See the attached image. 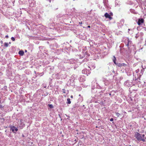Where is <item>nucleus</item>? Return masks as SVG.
I'll return each instance as SVG.
<instances>
[{"label":"nucleus","mask_w":146,"mask_h":146,"mask_svg":"<svg viewBox=\"0 0 146 146\" xmlns=\"http://www.w3.org/2000/svg\"><path fill=\"white\" fill-rule=\"evenodd\" d=\"M25 51L26 52L27 51V50H26Z\"/></svg>","instance_id":"obj_27"},{"label":"nucleus","mask_w":146,"mask_h":146,"mask_svg":"<svg viewBox=\"0 0 146 146\" xmlns=\"http://www.w3.org/2000/svg\"><path fill=\"white\" fill-rule=\"evenodd\" d=\"M115 114L117 117H119L120 115V114L118 112H116Z\"/></svg>","instance_id":"obj_9"},{"label":"nucleus","mask_w":146,"mask_h":146,"mask_svg":"<svg viewBox=\"0 0 146 146\" xmlns=\"http://www.w3.org/2000/svg\"><path fill=\"white\" fill-rule=\"evenodd\" d=\"M142 68H143V69H144V68H145V67H144V68H143V66H142Z\"/></svg>","instance_id":"obj_22"},{"label":"nucleus","mask_w":146,"mask_h":146,"mask_svg":"<svg viewBox=\"0 0 146 146\" xmlns=\"http://www.w3.org/2000/svg\"><path fill=\"white\" fill-rule=\"evenodd\" d=\"M73 1H74L75 0H73Z\"/></svg>","instance_id":"obj_28"},{"label":"nucleus","mask_w":146,"mask_h":146,"mask_svg":"<svg viewBox=\"0 0 146 146\" xmlns=\"http://www.w3.org/2000/svg\"><path fill=\"white\" fill-rule=\"evenodd\" d=\"M104 16L106 18H108L110 20L112 19H113V18L111 17L110 14H108L107 13H106L105 14Z\"/></svg>","instance_id":"obj_3"},{"label":"nucleus","mask_w":146,"mask_h":146,"mask_svg":"<svg viewBox=\"0 0 146 146\" xmlns=\"http://www.w3.org/2000/svg\"><path fill=\"white\" fill-rule=\"evenodd\" d=\"M19 53L20 55L22 56L23 55L24 52L22 51H19Z\"/></svg>","instance_id":"obj_6"},{"label":"nucleus","mask_w":146,"mask_h":146,"mask_svg":"<svg viewBox=\"0 0 146 146\" xmlns=\"http://www.w3.org/2000/svg\"><path fill=\"white\" fill-rule=\"evenodd\" d=\"M145 136V135L144 134H141L137 132L135 133L134 135V137L139 141H145L146 138Z\"/></svg>","instance_id":"obj_1"},{"label":"nucleus","mask_w":146,"mask_h":146,"mask_svg":"<svg viewBox=\"0 0 146 146\" xmlns=\"http://www.w3.org/2000/svg\"><path fill=\"white\" fill-rule=\"evenodd\" d=\"M110 16H112L113 15V13L112 12L110 13Z\"/></svg>","instance_id":"obj_15"},{"label":"nucleus","mask_w":146,"mask_h":146,"mask_svg":"<svg viewBox=\"0 0 146 146\" xmlns=\"http://www.w3.org/2000/svg\"><path fill=\"white\" fill-rule=\"evenodd\" d=\"M4 45V46L6 47H7L8 46V44L6 42L5 43Z\"/></svg>","instance_id":"obj_8"},{"label":"nucleus","mask_w":146,"mask_h":146,"mask_svg":"<svg viewBox=\"0 0 146 146\" xmlns=\"http://www.w3.org/2000/svg\"><path fill=\"white\" fill-rule=\"evenodd\" d=\"M6 37H8V36L7 35V36H6Z\"/></svg>","instance_id":"obj_23"},{"label":"nucleus","mask_w":146,"mask_h":146,"mask_svg":"<svg viewBox=\"0 0 146 146\" xmlns=\"http://www.w3.org/2000/svg\"><path fill=\"white\" fill-rule=\"evenodd\" d=\"M11 129L12 131L13 132H14V131H15V130H14V129Z\"/></svg>","instance_id":"obj_16"},{"label":"nucleus","mask_w":146,"mask_h":146,"mask_svg":"<svg viewBox=\"0 0 146 146\" xmlns=\"http://www.w3.org/2000/svg\"><path fill=\"white\" fill-rule=\"evenodd\" d=\"M48 0V1L50 2L51 0Z\"/></svg>","instance_id":"obj_21"},{"label":"nucleus","mask_w":146,"mask_h":146,"mask_svg":"<svg viewBox=\"0 0 146 146\" xmlns=\"http://www.w3.org/2000/svg\"><path fill=\"white\" fill-rule=\"evenodd\" d=\"M125 42L126 45L127 46L128 48L129 49V47L131 46L132 42L129 40V39H127V40H125Z\"/></svg>","instance_id":"obj_2"},{"label":"nucleus","mask_w":146,"mask_h":146,"mask_svg":"<svg viewBox=\"0 0 146 146\" xmlns=\"http://www.w3.org/2000/svg\"><path fill=\"white\" fill-rule=\"evenodd\" d=\"M18 129L17 128H15V130L16 131H18Z\"/></svg>","instance_id":"obj_17"},{"label":"nucleus","mask_w":146,"mask_h":146,"mask_svg":"<svg viewBox=\"0 0 146 146\" xmlns=\"http://www.w3.org/2000/svg\"><path fill=\"white\" fill-rule=\"evenodd\" d=\"M22 136H23V137H24V135H22Z\"/></svg>","instance_id":"obj_26"},{"label":"nucleus","mask_w":146,"mask_h":146,"mask_svg":"<svg viewBox=\"0 0 146 146\" xmlns=\"http://www.w3.org/2000/svg\"><path fill=\"white\" fill-rule=\"evenodd\" d=\"M71 98H73V96H71Z\"/></svg>","instance_id":"obj_20"},{"label":"nucleus","mask_w":146,"mask_h":146,"mask_svg":"<svg viewBox=\"0 0 146 146\" xmlns=\"http://www.w3.org/2000/svg\"><path fill=\"white\" fill-rule=\"evenodd\" d=\"M49 106L51 108H53V106L51 104L49 105Z\"/></svg>","instance_id":"obj_13"},{"label":"nucleus","mask_w":146,"mask_h":146,"mask_svg":"<svg viewBox=\"0 0 146 146\" xmlns=\"http://www.w3.org/2000/svg\"><path fill=\"white\" fill-rule=\"evenodd\" d=\"M63 93H65V92H63Z\"/></svg>","instance_id":"obj_24"},{"label":"nucleus","mask_w":146,"mask_h":146,"mask_svg":"<svg viewBox=\"0 0 146 146\" xmlns=\"http://www.w3.org/2000/svg\"><path fill=\"white\" fill-rule=\"evenodd\" d=\"M112 60L113 62L115 64H116L115 63V61L116 60V58H115V57L114 56H113L112 58Z\"/></svg>","instance_id":"obj_5"},{"label":"nucleus","mask_w":146,"mask_h":146,"mask_svg":"<svg viewBox=\"0 0 146 146\" xmlns=\"http://www.w3.org/2000/svg\"><path fill=\"white\" fill-rule=\"evenodd\" d=\"M87 27H88V28H90V26L89 25V26H88Z\"/></svg>","instance_id":"obj_19"},{"label":"nucleus","mask_w":146,"mask_h":146,"mask_svg":"<svg viewBox=\"0 0 146 146\" xmlns=\"http://www.w3.org/2000/svg\"><path fill=\"white\" fill-rule=\"evenodd\" d=\"M110 120L111 121H113V118H111L110 119Z\"/></svg>","instance_id":"obj_14"},{"label":"nucleus","mask_w":146,"mask_h":146,"mask_svg":"<svg viewBox=\"0 0 146 146\" xmlns=\"http://www.w3.org/2000/svg\"><path fill=\"white\" fill-rule=\"evenodd\" d=\"M67 104H70L71 103V102L70 101V99L69 98H68L67 99Z\"/></svg>","instance_id":"obj_7"},{"label":"nucleus","mask_w":146,"mask_h":146,"mask_svg":"<svg viewBox=\"0 0 146 146\" xmlns=\"http://www.w3.org/2000/svg\"><path fill=\"white\" fill-rule=\"evenodd\" d=\"M118 67H121L122 66H124L126 64H117Z\"/></svg>","instance_id":"obj_10"},{"label":"nucleus","mask_w":146,"mask_h":146,"mask_svg":"<svg viewBox=\"0 0 146 146\" xmlns=\"http://www.w3.org/2000/svg\"><path fill=\"white\" fill-rule=\"evenodd\" d=\"M10 128H11V129H14V128H15V127L14 126H11Z\"/></svg>","instance_id":"obj_11"},{"label":"nucleus","mask_w":146,"mask_h":146,"mask_svg":"<svg viewBox=\"0 0 146 146\" xmlns=\"http://www.w3.org/2000/svg\"><path fill=\"white\" fill-rule=\"evenodd\" d=\"M144 22V20L143 19H138L137 22V24L138 25H140L141 24L143 23Z\"/></svg>","instance_id":"obj_4"},{"label":"nucleus","mask_w":146,"mask_h":146,"mask_svg":"<svg viewBox=\"0 0 146 146\" xmlns=\"http://www.w3.org/2000/svg\"><path fill=\"white\" fill-rule=\"evenodd\" d=\"M130 30V29H128V30H129V31Z\"/></svg>","instance_id":"obj_25"},{"label":"nucleus","mask_w":146,"mask_h":146,"mask_svg":"<svg viewBox=\"0 0 146 146\" xmlns=\"http://www.w3.org/2000/svg\"><path fill=\"white\" fill-rule=\"evenodd\" d=\"M11 39L13 41H14L15 40V38L14 37H12L11 38Z\"/></svg>","instance_id":"obj_12"},{"label":"nucleus","mask_w":146,"mask_h":146,"mask_svg":"<svg viewBox=\"0 0 146 146\" xmlns=\"http://www.w3.org/2000/svg\"><path fill=\"white\" fill-rule=\"evenodd\" d=\"M82 24V22H79V24Z\"/></svg>","instance_id":"obj_18"}]
</instances>
